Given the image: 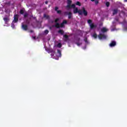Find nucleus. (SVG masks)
<instances>
[{
    "label": "nucleus",
    "instance_id": "nucleus-39",
    "mask_svg": "<svg viewBox=\"0 0 127 127\" xmlns=\"http://www.w3.org/2000/svg\"><path fill=\"white\" fill-rule=\"evenodd\" d=\"M125 1H127V0H125Z\"/></svg>",
    "mask_w": 127,
    "mask_h": 127
},
{
    "label": "nucleus",
    "instance_id": "nucleus-24",
    "mask_svg": "<svg viewBox=\"0 0 127 127\" xmlns=\"http://www.w3.org/2000/svg\"><path fill=\"white\" fill-rule=\"evenodd\" d=\"M58 21H59V18H57L55 20V23H58Z\"/></svg>",
    "mask_w": 127,
    "mask_h": 127
},
{
    "label": "nucleus",
    "instance_id": "nucleus-36",
    "mask_svg": "<svg viewBox=\"0 0 127 127\" xmlns=\"http://www.w3.org/2000/svg\"><path fill=\"white\" fill-rule=\"evenodd\" d=\"M51 23H54V21L52 20V21H51Z\"/></svg>",
    "mask_w": 127,
    "mask_h": 127
},
{
    "label": "nucleus",
    "instance_id": "nucleus-20",
    "mask_svg": "<svg viewBox=\"0 0 127 127\" xmlns=\"http://www.w3.org/2000/svg\"><path fill=\"white\" fill-rule=\"evenodd\" d=\"M93 37H94V38L96 39L98 37V35H97V34L94 33L93 35Z\"/></svg>",
    "mask_w": 127,
    "mask_h": 127
},
{
    "label": "nucleus",
    "instance_id": "nucleus-22",
    "mask_svg": "<svg viewBox=\"0 0 127 127\" xmlns=\"http://www.w3.org/2000/svg\"><path fill=\"white\" fill-rule=\"evenodd\" d=\"M57 46L59 47V48H61V47H62V44L60 43L57 45Z\"/></svg>",
    "mask_w": 127,
    "mask_h": 127
},
{
    "label": "nucleus",
    "instance_id": "nucleus-2",
    "mask_svg": "<svg viewBox=\"0 0 127 127\" xmlns=\"http://www.w3.org/2000/svg\"><path fill=\"white\" fill-rule=\"evenodd\" d=\"M93 21L91 19H89L87 20V23L89 24L90 29H94V28H96L97 27V25L94 24V23H92Z\"/></svg>",
    "mask_w": 127,
    "mask_h": 127
},
{
    "label": "nucleus",
    "instance_id": "nucleus-34",
    "mask_svg": "<svg viewBox=\"0 0 127 127\" xmlns=\"http://www.w3.org/2000/svg\"><path fill=\"white\" fill-rule=\"evenodd\" d=\"M45 3H46V4H48V1H46L45 2Z\"/></svg>",
    "mask_w": 127,
    "mask_h": 127
},
{
    "label": "nucleus",
    "instance_id": "nucleus-9",
    "mask_svg": "<svg viewBox=\"0 0 127 127\" xmlns=\"http://www.w3.org/2000/svg\"><path fill=\"white\" fill-rule=\"evenodd\" d=\"M67 23V21L66 20H64L63 22L60 24V27H64V24H66Z\"/></svg>",
    "mask_w": 127,
    "mask_h": 127
},
{
    "label": "nucleus",
    "instance_id": "nucleus-38",
    "mask_svg": "<svg viewBox=\"0 0 127 127\" xmlns=\"http://www.w3.org/2000/svg\"><path fill=\"white\" fill-rule=\"evenodd\" d=\"M91 1H95L96 0H91Z\"/></svg>",
    "mask_w": 127,
    "mask_h": 127
},
{
    "label": "nucleus",
    "instance_id": "nucleus-30",
    "mask_svg": "<svg viewBox=\"0 0 127 127\" xmlns=\"http://www.w3.org/2000/svg\"><path fill=\"white\" fill-rule=\"evenodd\" d=\"M76 45H77V46H80V45H81V44H82V43H76Z\"/></svg>",
    "mask_w": 127,
    "mask_h": 127
},
{
    "label": "nucleus",
    "instance_id": "nucleus-19",
    "mask_svg": "<svg viewBox=\"0 0 127 127\" xmlns=\"http://www.w3.org/2000/svg\"><path fill=\"white\" fill-rule=\"evenodd\" d=\"M28 16V13L27 12H25L24 14V18H26Z\"/></svg>",
    "mask_w": 127,
    "mask_h": 127
},
{
    "label": "nucleus",
    "instance_id": "nucleus-27",
    "mask_svg": "<svg viewBox=\"0 0 127 127\" xmlns=\"http://www.w3.org/2000/svg\"><path fill=\"white\" fill-rule=\"evenodd\" d=\"M45 34H47L48 33H49V31H48V30H45L44 31Z\"/></svg>",
    "mask_w": 127,
    "mask_h": 127
},
{
    "label": "nucleus",
    "instance_id": "nucleus-35",
    "mask_svg": "<svg viewBox=\"0 0 127 127\" xmlns=\"http://www.w3.org/2000/svg\"><path fill=\"white\" fill-rule=\"evenodd\" d=\"M30 32L31 33H33V30H30Z\"/></svg>",
    "mask_w": 127,
    "mask_h": 127
},
{
    "label": "nucleus",
    "instance_id": "nucleus-18",
    "mask_svg": "<svg viewBox=\"0 0 127 127\" xmlns=\"http://www.w3.org/2000/svg\"><path fill=\"white\" fill-rule=\"evenodd\" d=\"M24 9H21L20 10V14H23L24 13Z\"/></svg>",
    "mask_w": 127,
    "mask_h": 127
},
{
    "label": "nucleus",
    "instance_id": "nucleus-32",
    "mask_svg": "<svg viewBox=\"0 0 127 127\" xmlns=\"http://www.w3.org/2000/svg\"><path fill=\"white\" fill-rule=\"evenodd\" d=\"M32 17H33V19H35V20H37L36 19V17H33V16H31Z\"/></svg>",
    "mask_w": 127,
    "mask_h": 127
},
{
    "label": "nucleus",
    "instance_id": "nucleus-14",
    "mask_svg": "<svg viewBox=\"0 0 127 127\" xmlns=\"http://www.w3.org/2000/svg\"><path fill=\"white\" fill-rule=\"evenodd\" d=\"M55 27H56V28H60V24L59 23H56L55 26Z\"/></svg>",
    "mask_w": 127,
    "mask_h": 127
},
{
    "label": "nucleus",
    "instance_id": "nucleus-13",
    "mask_svg": "<svg viewBox=\"0 0 127 127\" xmlns=\"http://www.w3.org/2000/svg\"><path fill=\"white\" fill-rule=\"evenodd\" d=\"M113 15H115L117 14V13H118V9H114L113 10Z\"/></svg>",
    "mask_w": 127,
    "mask_h": 127
},
{
    "label": "nucleus",
    "instance_id": "nucleus-29",
    "mask_svg": "<svg viewBox=\"0 0 127 127\" xmlns=\"http://www.w3.org/2000/svg\"><path fill=\"white\" fill-rule=\"evenodd\" d=\"M84 41H85V43H88V40H87V38H85L84 39Z\"/></svg>",
    "mask_w": 127,
    "mask_h": 127
},
{
    "label": "nucleus",
    "instance_id": "nucleus-4",
    "mask_svg": "<svg viewBox=\"0 0 127 127\" xmlns=\"http://www.w3.org/2000/svg\"><path fill=\"white\" fill-rule=\"evenodd\" d=\"M98 36L99 39H100V40L102 39H106L107 38V36L103 34H99Z\"/></svg>",
    "mask_w": 127,
    "mask_h": 127
},
{
    "label": "nucleus",
    "instance_id": "nucleus-8",
    "mask_svg": "<svg viewBox=\"0 0 127 127\" xmlns=\"http://www.w3.org/2000/svg\"><path fill=\"white\" fill-rule=\"evenodd\" d=\"M14 22L15 23H16L17 21H18V14H15L14 15V20H13Z\"/></svg>",
    "mask_w": 127,
    "mask_h": 127
},
{
    "label": "nucleus",
    "instance_id": "nucleus-12",
    "mask_svg": "<svg viewBox=\"0 0 127 127\" xmlns=\"http://www.w3.org/2000/svg\"><path fill=\"white\" fill-rule=\"evenodd\" d=\"M57 54H58L57 55L58 57H61L62 56V55L61 54V51L60 50H57Z\"/></svg>",
    "mask_w": 127,
    "mask_h": 127
},
{
    "label": "nucleus",
    "instance_id": "nucleus-1",
    "mask_svg": "<svg viewBox=\"0 0 127 127\" xmlns=\"http://www.w3.org/2000/svg\"><path fill=\"white\" fill-rule=\"evenodd\" d=\"M73 8V13H74V14L76 13H78L79 15H82L83 13L85 16H87V15H88V12L87 10H86L85 7H82V10H78V8L76 7V6L75 5L74 8Z\"/></svg>",
    "mask_w": 127,
    "mask_h": 127
},
{
    "label": "nucleus",
    "instance_id": "nucleus-7",
    "mask_svg": "<svg viewBox=\"0 0 127 127\" xmlns=\"http://www.w3.org/2000/svg\"><path fill=\"white\" fill-rule=\"evenodd\" d=\"M117 45V42L115 41H113L111 42V43L109 44V46L110 47H115Z\"/></svg>",
    "mask_w": 127,
    "mask_h": 127
},
{
    "label": "nucleus",
    "instance_id": "nucleus-10",
    "mask_svg": "<svg viewBox=\"0 0 127 127\" xmlns=\"http://www.w3.org/2000/svg\"><path fill=\"white\" fill-rule=\"evenodd\" d=\"M44 17L46 18V19H48L49 21L50 20V16L48 15H46V14H44Z\"/></svg>",
    "mask_w": 127,
    "mask_h": 127
},
{
    "label": "nucleus",
    "instance_id": "nucleus-16",
    "mask_svg": "<svg viewBox=\"0 0 127 127\" xmlns=\"http://www.w3.org/2000/svg\"><path fill=\"white\" fill-rule=\"evenodd\" d=\"M58 33L63 35V34H64V31L63 30H60L58 31Z\"/></svg>",
    "mask_w": 127,
    "mask_h": 127
},
{
    "label": "nucleus",
    "instance_id": "nucleus-6",
    "mask_svg": "<svg viewBox=\"0 0 127 127\" xmlns=\"http://www.w3.org/2000/svg\"><path fill=\"white\" fill-rule=\"evenodd\" d=\"M21 28L23 30L26 31V30L28 29V26L26 24H23V23H22Z\"/></svg>",
    "mask_w": 127,
    "mask_h": 127
},
{
    "label": "nucleus",
    "instance_id": "nucleus-33",
    "mask_svg": "<svg viewBox=\"0 0 127 127\" xmlns=\"http://www.w3.org/2000/svg\"><path fill=\"white\" fill-rule=\"evenodd\" d=\"M51 52H52L53 53H55V51H54L53 50H51Z\"/></svg>",
    "mask_w": 127,
    "mask_h": 127
},
{
    "label": "nucleus",
    "instance_id": "nucleus-37",
    "mask_svg": "<svg viewBox=\"0 0 127 127\" xmlns=\"http://www.w3.org/2000/svg\"><path fill=\"white\" fill-rule=\"evenodd\" d=\"M33 38L34 39H36V37H33Z\"/></svg>",
    "mask_w": 127,
    "mask_h": 127
},
{
    "label": "nucleus",
    "instance_id": "nucleus-21",
    "mask_svg": "<svg viewBox=\"0 0 127 127\" xmlns=\"http://www.w3.org/2000/svg\"><path fill=\"white\" fill-rule=\"evenodd\" d=\"M76 5H78V6H81V3L79 1H77L76 3Z\"/></svg>",
    "mask_w": 127,
    "mask_h": 127
},
{
    "label": "nucleus",
    "instance_id": "nucleus-25",
    "mask_svg": "<svg viewBox=\"0 0 127 127\" xmlns=\"http://www.w3.org/2000/svg\"><path fill=\"white\" fill-rule=\"evenodd\" d=\"M94 1H95V4L96 5H97L99 4V1L98 0H95Z\"/></svg>",
    "mask_w": 127,
    "mask_h": 127
},
{
    "label": "nucleus",
    "instance_id": "nucleus-5",
    "mask_svg": "<svg viewBox=\"0 0 127 127\" xmlns=\"http://www.w3.org/2000/svg\"><path fill=\"white\" fill-rule=\"evenodd\" d=\"M64 14L66 15H68V19H71V18H72V12L65 11L64 12Z\"/></svg>",
    "mask_w": 127,
    "mask_h": 127
},
{
    "label": "nucleus",
    "instance_id": "nucleus-11",
    "mask_svg": "<svg viewBox=\"0 0 127 127\" xmlns=\"http://www.w3.org/2000/svg\"><path fill=\"white\" fill-rule=\"evenodd\" d=\"M4 21H5V23H7L8 21H9V18L6 17L3 18Z\"/></svg>",
    "mask_w": 127,
    "mask_h": 127
},
{
    "label": "nucleus",
    "instance_id": "nucleus-26",
    "mask_svg": "<svg viewBox=\"0 0 127 127\" xmlns=\"http://www.w3.org/2000/svg\"><path fill=\"white\" fill-rule=\"evenodd\" d=\"M57 13H58L59 14H61V13H62V11L61 10H57Z\"/></svg>",
    "mask_w": 127,
    "mask_h": 127
},
{
    "label": "nucleus",
    "instance_id": "nucleus-3",
    "mask_svg": "<svg viewBox=\"0 0 127 127\" xmlns=\"http://www.w3.org/2000/svg\"><path fill=\"white\" fill-rule=\"evenodd\" d=\"M67 0V5L66 6V7L67 8H75V4H72L71 5V3H72V0Z\"/></svg>",
    "mask_w": 127,
    "mask_h": 127
},
{
    "label": "nucleus",
    "instance_id": "nucleus-17",
    "mask_svg": "<svg viewBox=\"0 0 127 127\" xmlns=\"http://www.w3.org/2000/svg\"><path fill=\"white\" fill-rule=\"evenodd\" d=\"M64 38H65L66 40H68V39H69V36L65 34L64 35Z\"/></svg>",
    "mask_w": 127,
    "mask_h": 127
},
{
    "label": "nucleus",
    "instance_id": "nucleus-23",
    "mask_svg": "<svg viewBox=\"0 0 127 127\" xmlns=\"http://www.w3.org/2000/svg\"><path fill=\"white\" fill-rule=\"evenodd\" d=\"M106 5L107 7H109V6H110V2H106Z\"/></svg>",
    "mask_w": 127,
    "mask_h": 127
},
{
    "label": "nucleus",
    "instance_id": "nucleus-31",
    "mask_svg": "<svg viewBox=\"0 0 127 127\" xmlns=\"http://www.w3.org/2000/svg\"><path fill=\"white\" fill-rule=\"evenodd\" d=\"M58 8H59L57 6L55 7V9L56 11H57V10H58Z\"/></svg>",
    "mask_w": 127,
    "mask_h": 127
},
{
    "label": "nucleus",
    "instance_id": "nucleus-28",
    "mask_svg": "<svg viewBox=\"0 0 127 127\" xmlns=\"http://www.w3.org/2000/svg\"><path fill=\"white\" fill-rule=\"evenodd\" d=\"M30 22L28 20V19L26 20V23H27V24H29Z\"/></svg>",
    "mask_w": 127,
    "mask_h": 127
},
{
    "label": "nucleus",
    "instance_id": "nucleus-15",
    "mask_svg": "<svg viewBox=\"0 0 127 127\" xmlns=\"http://www.w3.org/2000/svg\"><path fill=\"white\" fill-rule=\"evenodd\" d=\"M107 31H108V29H107V28L105 27L101 29V32H103V33H105V32H107Z\"/></svg>",
    "mask_w": 127,
    "mask_h": 127
}]
</instances>
